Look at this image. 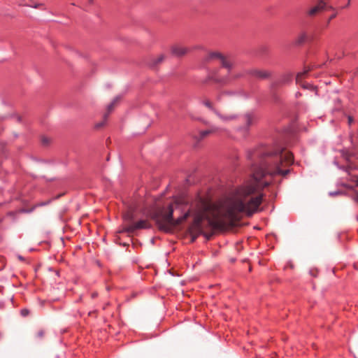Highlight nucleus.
<instances>
[{
  "instance_id": "1",
  "label": "nucleus",
  "mask_w": 358,
  "mask_h": 358,
  "mask_svg": "<svg viewBox=\"0 0 358 358\" xmlns=\"http://www.w3.org/2000/svg\"><path fill=\"white\" fill-rule=\"evenodd\" d=\"M248 158L251 162V172L253 182L249 185L237 187L229 199L226 212L229 219H236L239 213L250 216L256 213L262 203V194L253 196L260 186H267L262 182L266 175L286 176L289 169H282L281 166H290L294 163L292 152L286 151L282 146L260 145L249 151Z\"/></svg>"
},
{
  "instance_id": "2",
  "label": "nucleus",
  "mask_w": 358,
  "mask_h": 358,
  "mask_svg": "<svg viewBox=\"0 0 358 358\" xmlns=\"http://www.w3.org/2000/svg\"><path fill=\"white\" fill-rule=\"evenodd\" d=\"M190 215L194 218L190 230L198 236L203 233L202 222L206 220L213 225L218 218L219 210L208 198L196 194L192 200L185 197L176 199L167 208L156 212L153 218L160 230L169 232Z\"/></svg>"
},
{
  "instance_id": "3",
  "label": "nucleus",
  "mask_w": 358,
  "mask_h": 358,
  "mask_svg": "<svg viewBox=\"0 0 358 358\" xmlns=\"http://www.w3.org/2000/svg\"><path fill=\"white\" fill-rule=\"evenodd\" d=\"M216 115L224 122L234 121L239 118L243 124L238 127L236 130L237 131L241 133L243 136H248L250 127L257 121V116L252 112L246 113L241 116H238L235 113L222 114L218 111L216 112Z\"/></svg>"
},
{
  "instance_id": "4",
  "label": "nucleus",
  "mask_w": 358,
  "mask_h": 358,
  "mask_svg": "<svg viewBox=\"0 0 358 358\" xmlns=\"http://www.w3.org/2000/svg\"><path fill=\"white\" fill-rule=\"evenodd\" d=\"M216 60L218 61L222 66L227 69L228 73H230L234 66V61L231 57L224 56L219 52H211L206 55L204 57V61L208 62L210 61Z\"/></svg>"
},
{
  "instance_id": "5",
  "label": "nucleus",
  "mask_w": 358,
  "mask_h": 358,
  "mask_svg": "<svg viewBox=\"0 0 358 358\" xmlns=\"http://www.w3.org/2000/svg\"><path fill=\"white\" fill-rule=\"evenodd\" d=\"M151 227L150 224L146 220H141L136 222L131 223L125 227L123 231L132 234L136 230L149 229Z\"/></svg>"
},
{
  "instance_id": "6",
  "label": "nucleus",
  "mask_w": 358,
  "mask_h": 358,
  "mask_svg": "<svg viewBox=\"0 0 358 358\" xmlns=\"http://www.w3.org/2000/svg\"><path fill=\"white\" fill-rule=\"evenodd\" d=\"M208 80H213L215 83L225 85L229 82V76H220L217 71H214L208 75L206 82Z\"/></svg>"
},
{
  "instance_id": "7",
  "label": "nucleus",
  "mask_w": 358,
  "mask_h": 358,
  "mask_svg": "<svg viewBox=\"0 0 358 358\" xmlns=\"http://www.w3.org/2000/svg\"><path fill=\"white\" fill-rule=\"evenodd\" d=\"M333 10L334 8L331 6H328L327 3L323 1H321L319 2V3L313 7L311 9L308 11V15L310 16L315 15L316 13H317L320 10Z\"/></svg>"
},
{
  "instance_id": "8",
  "label": "nucleus",
  "mask_w": 358,
  "mask_h": 358,
  "mask_svg": "<svg viewBox=\"0 0 358 358\" xmlns=\"http://www.w3.org/2000/svg\"><path fill=\"white\" fill-rule=\"evenodd\" d=\"M120 99V96H116L113 100V101L107 107V110H108V113H106L104 115H103V120L100 122H98L95 125V127L96 129H99L101 127H102L105 123H106V121L109 115V113L112 111L113 107H114V105Z\"/></svg>"
},
{
  "instance_id": "9",
  "label": "nucleus",
  "mask_w": 358,
  "mask_h": 358,
  "mask_svg": "<svg viewBox=\"0 0 358 358\" xmlns=\"http://www.w3.org/2000/svg\"><path fill=\"white\" fill-rule=\"evenodd\" d=\"M248 73L253 77L260 79H266L271 76L270 72L259 69H251L248 71Z\"/></svg>"
},
{
  "instance_id": "10",
  "label": "nucleus",
  "mask_w": 358,
  "mask_h": 358,
  "mask_svg": "<svg viewBox=\"0 0 358 358\" xmlns=\"http://www.w3.org/2000/svg\"><path fill=\"white\" fill-rule=\"evenodd\" d=\"M188 50L184 47L179 45H174L172 47L171 52L176 56H182L184 55Z\"/></svg>"
},
{
  "instance_id": "11",
  "label": "nucleus",
  "mask_w": 358,
  "mask_h": 358,
  "mask_svg": "<svg viewBox=\"0 0 358 358\" xmlns=\"http://www.w3.org/2000/svg\"><path fill=\"white\" fill-rule=\"evenodd\" d=\"M216 131H217V128H216V127H213L210 129L201 131L199 132V136H196V139L198 141H201L203 138H204L205 137H206L208 135H209L210 134L215 133Z\"/></svg>"
},
{
  "instance_id": "12",
  "label": "nucleus",
  "mask_w": 358,
  "mask_h": 358,
  "mask_svg": "<svg viewBox=\"0 0 358 358\" xmlns=\"http://www.w3.org/2000/svg\"><path fill=\"white\" fill-rule=\"evenodd\" d=\"M292 76L289 74L284 76L280 80L273 83L271 85V87L275 88L280 84L289 82L292 80Z\"/></svg>"
},
{
  "instance_id": "13",
  "label": "nucleus",
  "mask_w": 358,
  "mask_h": 358,
  "mask_svg": "<svg viewBox=\"0 0 358 358\" xmlns=\"http://www.w3.org/2000/svg\"><path fill=\"white\" fill-rule=\"evenodd\" d=\"M309 69H305L303 71L299 72L296 76V82L301 85L303 78L309 72Z\"/></svg>"
},
{
  "instance_id": "14",
  "label": "nucleus",
  "mask_w": 358,
  "mask_h": 358,
  "mask_svg": "<svg viewBox=\"0 0 358 358\" xmlns=\"http://www.w3.org/2000/svg\"><path fill=\"white\" fill-rule=\"evenodd\" d=\"M123 219L127 222H132L134 219L133 212H127L123 215Z\"/></svg>"
},
{
  "instance_id": "15",
  "label": "nucleus",
  "mask_w": 358,
  "mask_h": 358,
  "mask_svg": "<svg viewBox=\"0 0 358 358\" xmlns=\"http://www.w3.org/2000/svg\"><path fill=\"white\" fill-rule=\"evenodd\" d=\"M307 38H308V36L306 33H301L297 38L296 43L298 45H300V44L304 43L306 41Z\"/></svg>"
},
{
  "instance_id": "16",
  "label": "nucleus",
  "mask_w": 358,
  "mask_h": 358,
  "mask_svg": "<svg viewBox=\"0 0 358 358\" xmlns=\"http://www.w3.org/2000/svg\"><path fill=\"white\" fill-rule=\"evenodd\" d=\"M203 105L206 106L209 110L215 113L216 115V112H218L212 105V103L206 100L203 102Z\"/></svg>"
},
{
  "instance_id": "17",
  "label": "nucleus",
  "mask_w": 358,
  "mask_h": 358,
  "mask_svg": "<svg viewBox=\"0 0 358 358\" xmlns=\"http://www.w3.org/2000/svg\"><path fill=\"white\" fill-rule=\"evenodd\" d=\"M164 59V56L163 55H161L158 56L157 58L154 59L152 61V66H156L158 64L161 63Z\"/></svg>"
},
{
  "instance_id": "18",
  "label": "nucleus",
  "mask_w": 358,
  "mask_h": 358,
  "mask_svg": "<svg viewBox=\"0 0 358 358\" xmlns=\"http://www.w3.org/2000/svg\"><path fill=\"white\" fill-rule=\"evenodd\" d=\"M233 94V92H229V91H225V92H221L220 94H219L217 95V101H220V100H221V99H222V96L223 95H231V94Z\"/></svg>"
},
{
  "instance_id": "19",
  "label": "nucleus",
  "mask_w": 358,
  "mask_h": 358,
  "mask_svg": "<svg viewBox=\"0 0 358 358\" xmlns=\"http://www.w3.org/2000/svg\"><path fill=\"white\" fill-rule=\"evenodd\" d=\"M29 313H30V311L27 308H23L20 310V315L24 317L28 316L29 315Z\"/></svg>"
},
{
  "instance_id": "20",
  "label": "nucleus",
  "mask_w": 358,
  "mask_h": 358,
  "mask_svg": "<svg viewBox=\"0 0 358 358\" xmlns=\"http://www.w3.org/2000/svg\"><path fill=\"white\" fill-rule=\"evenodd\" d=\"M45 336V331L43 329H40L36 334V338L38 339H42Z\"/></svg>"
},
{
  "instance_id": "21",
  "label": "nucleus",
  "mask_w": 358,
  "mask_h": 358,
  "mask_svg": "<svg viewBox=\"0 0 358 358\" xmlns=\"http://www.w3.org/2000/svg\"><path fill=\"white\" fill-rule=\"evenodd\" d=\"M343 192L341 191H335V192H330L329 193V195L330 196H336V195H340V194H343Z\"/></svg>"
},
{
  "instance_id": "22",
  "label": "nucleus",
  "mask_w": 358,
  "mask_h": 358,
  "mask_svg": "<svg viewBox=\"0 0 358 358\" xmlns=\"http://www.w3.org/2000/svg\"><path fill=\"white\" fill-rule=\"evenodd\" d=\"M352 199L358 203V192L356 191L354 195L352 196Z\"/></svg>"
},
{
  "instance_id": "23",
  "label": "nucleus",
  "mask_w": 358,
  "mask_h": 358,
  "mask_svg": "<svg viewBox=\"0 0 358 358\" xmlns=\"http://www.w3.org/2000/svg\"><path fill=\"white\" fill-rule=\"evenodd\" d=\"M337 13H333L328 19V22H329L332 19H334L336 16Z\"/></svg>"
},
{
  "instance_id": "24",
  "label": "nucleus",
  "mask_w": 358,
  "mask_h": 358,
  "mask_svg": "<svg viewBox=\"0 0 358 358\" xmlns=\"http://www.w3.org/2000/svg\"><path fill=\"white\" fill-rule=\"evenodd\" d=\"M50 203V201H47V202H42V203H39L36 205V206H45L47 204H48Z\"/></svg>"
},
{
  "instance_id": "25",
  "label": "nucleus",
  "mask_w": 358,
  "mask_h": 358,
  "mask_svg": "<svg viewBox=\"0 0 358 358\" xmlns=\"http://www.w3.org/2000/svg\"><path fill=\"white\" fill-rule=\"evenodd\" d=\"M348 124H351L353 122V118L351 116H348Z\"/></svg>"
},
{
  "instance_id": "26",
  "label": "nucleus",
  "mask_w": 358,
  "mask_h": 358,
  "mask_svg": "<svg viewBox=\"0 0 358 358\" xmlns=\"http://www.w3.org/2000/svg\"><path fill=\"white\" fill-rule=\"evenodd\" d=\"M355 185L358 187V176H355Z\"/></svg>"
},
{
  "instance_id": "27",
  "label": "nucleus",
  "mask_w": 358,
  "mask_h": 358,
  "mask_svg": "<svg viewBox=\"0 0 358 358\" xmlns=\"http://www.w3.org/2000/svg\"><path fill=\"white\" fill-rule=\"evenodd\" d=\"M42 141L43 144H47L48 143V140L45 138H43Z\"/></svg>"
},
{
  "instance_id": "28",
  "label": "nucleus",
  "mask_w": 358,
  "mask_h": 358,
  "mask_svg": "<svg viewBox=\"0 0 358 358\" xmlns=\"http://www.w3.org/2000/svg\"><path fill=\"white\" fill-rule=\"evenodd\" d=\"M350 0H348V2H347L346 6H344V8L349 6H350Z\"/></svg>"
},
{
  "instance_id": "29",
  "label": "nucleus",
  "mask_w": 358,
  "mask_h": 358,
  "mask_svg": "<svg viewBox=\"0 0 358 358\" xmlns=\"http://www.w3.org/2000/svg\"><path fill=\"white\" fill-rule=\"evenodd\" d=\"M301 86L303 87V88H308V86L307 85H305L303 84H301Z\"/></svg>"
},
{
  "instance_id": "30",
  "label": "nucleus",
  "mask_w": 358,
  "mask_h": 358,
  "mask_svg": "<svg viewBox=\"0 0 358 358\" xmlns=\"http://www.w3.org/2000/svg\"><path fill=\"white\" fill-rule=\"evenodd\" d=\"M299 95H300V93H299V92H297V93L296 94V96H299Z\"/></svg>"
},
{
  "instance_id": "31",
  "label": "nucleus",
  "mask_w": 358,
  "mask_h": 358,
  "mask_svg": "<svg viewBox=\"0 0 358 358\" xmlns=\"http://www.w3.org/2000/svg\"><path fill=\"white\" fill-rule=\"evenodd\" d=\"M19 259L23 260V258L21 256H19Z\"/></svg>"
},
{
  "instance_id": "32",
  "label": "nucleus",
  "mask_w": 358,
  "mask_h": 358,
  "mask_svg": "<svg viewBox=\"0 0 358 358\" xmlns=\"http://www.w3.org/2000/svg\"><path fill=\"white\" fill-rule=\"evenodd\" d=\"M96 295V294H94L92 295V297H94Z\"/></svg>"
},
{
  "instance_id": "33",
  "label": "nucleus",
  "mask_w": 358,
  "mask_h": 358,
  "mask_svg": "<svg viewBox=\"0 0 358 358\" xmlns=\"http://www.w3.org/2000/svg\"><path fill=\"white\" fill-rule=\"evenodd\" d=\"M1 120V117H0V121Z\"/></svg>"
},
{
  "instance_id": "34",
  "label": "nucleus",
  "mask_w": 358,
  "mask_h": 358,
  "mask_svg": "<svg viewBox=\"0 0 358 358\" xmlns=\"http://www.w3.org/2000/svg\"><path fill=\"white\" fill-rule=\"evenodd\" d=\"M357 73H358V69H357Z\"/></svg>"
}]
</instances>
